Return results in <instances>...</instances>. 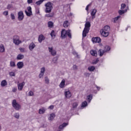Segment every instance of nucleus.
<instances>
[{
  "label": "nucleus",
  "mask_w": 131,
  "mask_h": 131,
  "mask_svg": "<svg viewBox=\"0 0 131 131\" xmlns=\"http://www.w3.org/2000/svg\"><path fill=\"white\" fill-rule=\"evenodd\" d=\"M13 43H15L16 46H19L20 43H22V40H20V37L17 35L13 36Z\"/></svg>",
  "instance_id": "obj_5"
},
{
  "label": "nucleus",
  "mask_w": 131,
  "mask_h": 131,
  "mask_svg": "<svg viewBox=\"0 0 131 131\" xmlns=\"http://www.w3.org/2000/svg\"><path fill=\"white\" fill-rule=\"evenodd\" d=\"M96 69V68H95L94 66H90L88 67V70L89 71H90L91 72L94 71Z\"/></svg>",
  "instance_id": "obj_30"
},
{
  "label": "nucleus",
  "mask_w": 131,
  "mask_h": 131,
  "mask_svg": "<svg viewBox=\"0 0 131 131\" xmlns=\"http://www.w3.org/2000/svg\"><path fill=\"white\" fill-rule=\"evenodd\" d=\"M17 66L18 69H22V68H23L24 67V63L22 61H19L17 63Z\"/></svg>",
  "instance_id": "obj_15"
},
{
  "label": "nucleus",
  "mask_w": 131,
  "mask_h": 131,
  "mask_svg": "<svg viewBox=\"0 0 131 131\" xmlns=\"http://www.w3.org/2000/svg\"><path fill=\"white\" fill-rule=\"evenodd\" d=\"M50 35L51 36V37H52L53 38H55V36H56V33H55V31L54 30H52Z\"/></svg>",
  "instance_id": "obj_37"
},
{
  "label": "nucleus",
  "mask_w": 131,
  "mask_h": 131,
  "mask_svg": "<svg viewBox=\"0 0 131 131\" xmlns=\"http://www.w3.org/2000/svg\"><path fill=\"white\" fill-rule=\"evenodd\" d=\"M91 4L88 5L85 8V10L86 11H87V12H89V8H90V7H91Z\"/></svg>",
  "instance_id": "obj_48"
},
{
  "label": "nucleus",
  "mask_w": 131,
  "mask_h": 131,
  "mask_svg": "<svg viewBox=\"0 0 131 131\" xmlns=\"http://www.w3.org/2000/svg\"><path fill=\"white\" fill-rule=\"evenodd\" d=\"M64 95L66 96V97L67 98V99H69V98H71V96H72V94H71V92L69 91H67L64 92Z\"/></svg>",
  "instance_id": "obj_14"
},
{
  "label": "nucleus",
  "mask_w": 131,
  "mask_h": 131,
  "mask_svg": "<svg viewBox=\"0 0 131 131\" xmlns=\"http://www.w3.org/2000/svg\"><path fill=\"white\" fill-rule=\"evenodd\" d=\"M7 9L8 10H14V6H13V4H8L7 6Z\"/></svg>",
  "instance_id": "obj_34"
},
{
  "label": "nucleus",
  "mask_w": 131,
  "mask_h": 131,
  "mask_svg": "<svg viewBox=\"0 0 131 131\" xmlns=\"http://www.w3.org/2000/svg\"><path fill=\"white\" fill-rule=\"evenodd\" d=\"M100 32L101 35H102V36H104V37H107V36L109 35V32H107L103 30H100Z\"/></svg>",
  "instance_id": "obj_10"
},
{
  "label": "nucleus",
  "mask_w": 131,
  "mask_h": 131,
  "mask_svg": "<svg viewBox=\"0 0 131 131\" xmlns=\"http://www.w3.org/2000/svg\"><path fill=\"white\" fill-rule=\"evenodd\" d=\"M69 16H73V13H70Z\"/></svg>",
  "instance_id": "obj_61"
},
{
  "label": "nucleus",
  "mask_w": 131,
  "mask_h": 131,
  "mask_svg": "<svg viewBox=\"0 0 131 131\" xmlns=\"http://www.w3.org/2000/svg\"><path fill=\"white\" fill-rule=\"evenodd\" d=\"M12 92L13 93H16V92H17V88L16 87H14L12 88Z\"/></svg>",
  "instance_id": "obj_50"
},
{
  "label": "nucleus",
  "mask_w": 131,
  "mask_h": 131,
  "mask_svg": "<svg viewBox=\"0 0 131 131\" xmlns=\"http://www.w3.org/2000/svg\"><path fill=\"white\" fill-rule=\"evenodd\" d=\"M84 75H85V76L89 77L90 76V75H91V74H90L89 73H85Z\"/></svg>",
  "instance_id": "obj_53"
},
{
  "label": "nucleus",
  "mask_w": 131,
  "mask_h": 131,
  "mask_svg": "<svg viewBox=\"0 0 131 131\" xmlns=\"http://www.w3.org/2000/svg\"><path fill=\"white\" fill-rule=\"evenodd\" d=\"M127 12V9H125L124 10L121 9L119 10L118 13L119 15H123L125 13H126Z\"/></svg>",
  "instance_id": "obj_20"
},
{
  "label": "nucleus",
  "mask_w": 131,
  "mask_h": 131,
  "mask_svg": "<svg viewBox=\"0 0 131 131\" xmlns=\"http://www.w3.org/2000/svg\"><path fill=\"white\" fill-rule=\"evenodd\" d=\"M101 30L104 31H106L107 32H109V31H110V27H109V26H105Z\"/></svg>",
  "instance_id": "obj_25"
},
{
  "label": "nucleus",
  "mask_w": 131,
  "mask_h": 131,
  "mask_svg": "<svg viewBox=\"0 0 131 131\" xmlns=\"http://www.w3.org/2000/svg\"><path fill=\"white\" fill-rule=\"evenodd\" d=\"M111 49L110 46H106L104 47V49H100L98 51V55H99L100 57H102L105 53L107 52H109V51Z\"/></svg>",
  "instance_id": "obj_3"
},
{
  "label": "nucleus",
  "mask_w": 131,
  "mask_h": 131,
  "mask_svg": "<svg viewBox=\"0 0 131 131\" xmlns=\"http://www.w3.org/2000/svg\"><path fill=\"white\" fill-rule=\"evenodd\" d=\"M25 85V82H22L17 84V88L18 91H22L23 90L24 86Z\"/></svg>",
  "instance_id": "obj_11"
},
{
  "label": "nucleus",
  "mask_w": 131,
  "mask_h": 131,
  "mask_svg": "<svg viewBox=\"0 0 131 131\" xmlns=\"http://www.w3.org/2000/svg\"><path fill=\"white\" fill-rule=\"evenodd\" d=\"M48 50L51 55H52V56H56V55H57V51H56L55 49H54L53 47H48Z\"/></svg>",
  "instance_id": "obj_8"
},
{
  "label": "nucleus",
  "mask_w": 131,
  "mask_h": 131,
  "mask_svg": "<svg viewBox=\"0 0 131 131\" xmlns=\"http://www.w3.org/2000/svg\"><path fill=\"white\" fill-rule=\"evenodd\" d=\"M97 13V9H94L91 12V16H96V13Z\"/></svg>",
  "instance_id": "obj_29"
},
{
  "label": "nucleus",
  "mask_w": 131,
  "mask_h": 131,
  "mask_svg": "<svg viewBox=\"0 0 131 131\" xmlns=\"http://www.w3.org/2000/svg\"><path fill=\"white\" fill-rule=\"evenodd\" d=\"M45 38H46L45 37V36H43V35H42V34H41L39 36L38 40L39 42L41 43L42 40H45Z\"/></svg>",
  "instance_id": "obj_17"
},
{
  "label": "nucleus",
  "mask_w": 131,
  "mask_h": 131,
  "mask_svg": "<svg viewBox=\"0 0 131 131\" xmlns=\"http://www.w3.org/2000/svg\"><path fill=\"white\" fill-rule=\"evenodd\" d=\"M55 114L52 113L51 114H50L49 117V120H53V119H54V118H55Z\"/></svg>",
  "instance_id": "obj_33"
},
{
  "label": "nucleus",
  "mask_w": 131,
  "mask_h": 131,
  "mask_svg": "<svg viewBox=\"0 0 131 131\" xmlns=\"http://www.w3.org/2000/svg\"><path fill=\"white\" fill-rule=\"evenodd\" d=\"M45 112H46V109L45 108H41L39 110V114H43Z\"/></svg>",
  "instance_id": "obj_36"
},
{
  "label": "nucleus",
  "mask_w": 131,
  "mask_h": 131,
  "mask_svg": "<svg viewBox=\"0 0 131 131\" xmlns=\"http://www.w3.org/2000/svg\"><path fill=\"white\" fill-rule=\"evenodd\" d=\"M27 3L28 4H32V0H28Z\"/></svg>",
  "instance_id": "obj_59"
},
{
  "label": "nucleus",
  "mask_w": 131,
  "mask_h": 131,
  "mask_svg": "<svg viewBox=\"0 0 131 131\" xmlns=\"http://www.w3.org/2000/svg\"><path fill=\"white\" fill-rule=\"evenodd\" d=\"M43 74H43L42 73H40V74L39 75V78H41V77H42V76H43Z\"/></svg>",
  "instance_id": "obj_54"
},
{
  "label": "nucleus",
  "mask_w": 131,
  "mask_h": 131,
  "mask_svg": "<svg viewBox=\"0 0 131 131\" xmlns=\"http://www.w3.org/2000/svg\"><path fill=\"white\" fill-rule=\"evenodd\" d=\"M8 84V82H7V81L6 80H4L1 82V86H6Z\"/></svg>",
  "instance_id": "obj_32"
},
{
  "label": "nucleus",
  "mask_w": 131,
  "mask_h": 131,
  "mask_svg": "<svg viewBox=\"0 0 131 131\" xmlns=\"http://www.w3.org/2000/svg\"><path fill=\"white\" fill-rule=\"evenodd\" d=\"M46 17H48V18H50V17H53L54 16V13H51L49 14H47L46 15Z\"/></svg>",
  "instance_id": "obj_40"
},
{
  "label": "nucleus",
  "mask_w": 131,
  "mask_h": 131,
  "mask_svg": "<svg viewBox=\"0 0 131 131\" xmlns=\"http://www.w3.org/2000/svg\"><path fill=\"white\" fill-rule=\"evenodd\" d=\"M48 25L49 28H52L54 26V23H53V21H49L48 23Z\"/></svg>",
  "instance_id": "obj_35"
},
{
  "label": "nucleus",
  "mask_w": 131,
  "mask_h": 131,
  "mask_svg": "<svg viewBox=\"0 0 131 131\" xmlns=\"http://www.w3.org/2000/svg\"><path fill=\"white\" fill-rule=\"evenodd\" d=\"M121 10H125V9H127V10H128V6L126 7V5H125V4H122L121 5Z\"/></svg>",
  "instance_id": "obj_24"
},
{
  "label": "nucleus",
  "mask_w": 131,
  "mask_h": 131,
  "mask_svg": "<svg viewBox=\"0 0 131 131\" xmlns=\"http://www.w3.org/2000/svg\"><path fill=\"white\" fill-rule=\"evenodd\" d=\"M9 75L10 76H15V72H9Z\"/></svg>",
  "instance_id": "obj_47"
},
{
  "label": "nucleus",
  "mask_w": 131,
  "mask_h": 131,
  "mask_svg": "<svg viewBox=\"0 0 131 131\" xmlns=\"http://www.w3.org/2000/svg\"><path fill=\"white\" fill-rule=\"evenodd\" d=\"M68 125V123H63L62 125H60L59 127V129H63L64 127H66Z\"/></svg>",
  "instance_id": "obj_26"
},
{
  "label": "nucleus",
  "mask_w": 131,
  "mask_h": 131,
  "mask_svg": "<svg viewBox=\"0 0 131 131\" xmlns=\"http://www.w3.org/2000/svg\"><path fill=\"white\" fill-rule=\"evenodd\" d=\"M45 80L46 83H47V84H49L50 82V80L49 79V78H48V77H46L45 78Z\"/></svg>",
  "instance_id": "obj_39"
},
{
  "label": "nucleus",
  "mask_w": 131,
  "mask_h": 131,
  "mask_svg": "<svg viewBox=\"0 0 131 131\" xmlns=\"http://www.w3.org/2000/svg\"><path fill=\"white\" fill-rule=\"evenodd\" d=\"M29 96H33V92L32 91H30L29 92Z\"/></svg>",
  "instance_id": "obj_55"
},
{
  "label": "nucleus",
  "mask_w": 131,
  "mask_h": 131,
  "mask_svg": "<svg viewBox=\"0 0 131 131\" xmlns=\"http://www.w3.org/2000/svg\"><path fill=\"white\" fill-rule=\"evenodd\" d=\"M92 100H93V94H90L87 96L86 100L88 103H91V101H92Z\"/></svg>",
  "instance_id": "obj_18"
},
{
  "label": "nucleus",
  "mask_w": 131,
  "mask_h": 131,
  "mask_svg": "<svg viewBox=\"0 0 131 131\" xmlns=\"http://www.w3.org/2000/svg\"><path fill=\"white\" fill-rule=\"evenodd\" d=\"M73 55H76L77 58H79V57H78V54H77V53L76 52V51H73Z\"/></svg>",
  "instance_id": "obj_52"
},
{
  "label": "nucleus",
  "mask_w": 131,
  "mask_h": 131,
  "mask_svg": "<svg viewBox=\"0 0 131 131\" xmlns=\"http://www.w3.org/2000/svg\"><path fill=\"white\" fill-rule=\"evenodd\" d=\"M10 65L11 67H15V66H16V64H15V62L14 61H10Z\"/></svg>",
  "instance_id": "obj_41"
},
{
  "label": "nucleus",
  "mask_w": 131,
  "mask_h": 131,
  "mask_svg": "<svg viewBox=\"0 0 131 131\" xmlns=\"http://www.w3.org/2000/svg\"><path fill=\"white\" fill-rule=\"evenodd\" d=\"M59 87L61 89H63V88L65 87V79H62L61 82H60L59 84Z\"/></svg>",
  "instance_id": "obj_23"
},
{
  "label": "nucleus",
  "mask_w": 131,
  "mask_h": 131,
  "mask_svg": "<svg viewBox=\"0 0 131 131\" xmlns=\"http://www.w3.org/2000/svg\"><path fill=\"white\" fill-rule=\"evenodd\" d=\"M53 4L51 2H48L45 4V7L46 8L45 12L46 13H51L52 10L53 9Z\"/></svg>",
  "instance_id": "obj_4"
},
{
  "label": "nucleus",
  "mask_w": 131,
  "mask_h": 131,
  "mask_svg": "<svg viewBox=\"0 0 131 131\" xmlns=\"http://www.w3.org/2000/svg\"><path fill=\"white\" fill-rule=\"evenodd\" d=\"M101 38L99 37L92 38L93 42L99 43L101 42Z\"/></svg>",
  "instance_id": "obj_13"
},
{
  "label": "nucleus",
  "mask_w": 131,
  "mask_h": 131,
  "mask_svg": "<svg viewBox=\"0 0 131 131\" xmlns=\"http://www.w3.org/2000/svg\"><path fill=\"white\" fill-rule=\"evenodd\" d=\"M92 17V19H95V15H91Z\"/></svg>",
  "instance_id": "obj_60"
},
{
  "label": "nucleus",
  "mask_w": 131,
  "mask_h": 131,
  "mask_svg": "<svg viewBox=\"0 0 131 131\" xmlns=\"http://www.w3.org/2000/svg\"><path fill=\"white\" fill-rule=\"evenodd\" d=\"M14 117L15 118H19L20 117V115L19 114V113H15L14 114Z\"/></svg>",
  "instance_id": "obj_43"
},
{
  "label": "nucleus",
  "mask_w": 131,
  "mask_h": 131,
  "mask_svg": "<svg viewBox=\"0 0 131 131\" xmlns=\"http://www.w3.org/2000/svg\"><path fill=\"white\" fill-rule=\"evenodd\" d=\"M3 14H4L5 16H8V15H9V12H8V11H4V12H3Z\"/></svg>",
  "instance_id": "obj_49"
},
{
  "label": "nucleus",
  "mask_w": 131,
  "mask_h": 131,
  "mask_svg": "<svg viewBox=\"0 0 131 131\" xmlns=\"http://www.w3.org/2000/svg\"><path fill=\"white\" fill-rule=\"evenodd\" d=\"M31 7H28V11H25V13L27 15V16H28L29 17H30V16H31V15H32V11L31 10Z\"/></svg>",
  "instance_id": "obj_12"
},
{
  "label": "nucleus",
  "mask_w": 131,
  "mask_h": 131,
  "mask_svg": "<svg viewBox=\"0 0 131 131\" xmlns=\"http://www.w3.org/2000/svg\"><path fill=\"white\" fill-rule=\"evenodd\" d=\"M63 27H64V28H67V27L68 26H69V22H68V21H67V20L65 21L63 23Z\"/></svg>",
  "instance_id": "obj_31"
},
{
  "label": "nucleus",
  "mask_w": 131,
  "mask_h": 131,
  "mask_svg": "<svg viewBox=\"0 0 131 131\" xmlns=\"http://www.w3.org/2000/svg\"><path fill=\"white\" fill-rule=\"evenodd\" d=\"M93 93H94V94H97V91H94L93 92Z\"/></svg>",
  "instance_id": "obj_62"
},
{
  "label": "nucleus",
  "mask_w": 131,
  "mask_h": 131,
  "mask_svg": "<svg viewBox=\"0 0 131 131\" xmlns=\"http://www.w3.org/2000/svg\"><path fill=\"white\" fill-rule=\"evenodd\" d=\"M2 129V127L0 126V130Z\"/></svg>",
  "instance_id": "obj_64"
},
{
  "label": "nucleus",
  "mask_w": 131,
  "mask_h": 131,
  "mask_svg": "<svg viewBox=\"0 0 131 131\" xmlns=\"http://www.w3.org/2000/svg\"><path fill=\"white\" fill-rule=\"evenodd\" d=\"M73 69H74V70L77 69V66H76V65H74L73 67Z\"/></svg>",
  "instance_id": "obj_57"
},
{
  "label": "nucleus",
  "mask_w": 131,
  "mask_h": 131,
  "mask_svg": "<svg viewBox=\"0 0 131 131\" xmlns=\"http://www.w3.org/2000/svg\"><path fill=\"white\" fill-rule=\"evenodd\" d=\"M12 106L15 110H20L21 109V105L19 103H17V100H13L12 102Z\"/></svg>",
  "instance_id": "obj_6"
},
{
  "label": "nucleus",
  "mask_w": 131,
  "mask_h": 131,
  "mask_svg": "<svg viewBox=\"0 0 131 131\" xmlns=\"http://www.w3.org/2000/svg\"><path fill=\"white\" fill-rule=\"evenodd\" d=\"M90 54L92 56H94L95 57H97V56H98V53L96 50H92L90 51Z\"/></svg>",
  "instance_id": "obj_22"
},
{
  "label": "nucleus",
  "mask_w": 131,
  "mask_h": 131,
  "mask_svg": "<svg viewBox=\"0 0 131 131\" xmlns=\"http://www.w3.org/2000/svg\"><path fill=\"white\" fill-rule=\"evenodd\" d=\"M91 27V23L87 21L85 24V27L82 32V37L83 38L86 36V34L89 33V31H90V28Z\"/></svg>",
  "instance_id": "obj_1"
},
{
  "label": "nucleus",
  "mask_w": 131,
  "mask_h": 131,
  "mask_svg": "<svg viewBox=\"0 0 131 131\" xmlns=\"http://www.w3.org/2000/svg\"><path fill=\"white\" fill-rule=\"evenodd\" d=\"M11 18L12 20H14L15 19V15H14V14L13 13L11 14Z\"/></svg>",
  "instance_id": "obj_51"
},
{
  "label": "nucleus",
  "mask_w": 131,
  "mask_h": 131,
  "mask_svg": "<svg viewBox=\"0 0 131 131\" xmlns=\"http://www.w3.org/2000/svg\"><path fill=\"white\" fill-rule=\"evenodd\" d=\"M5 51V46L3 45H0V53H4Z\"/></svg>",
  "instance_id": "obj_28"
},
{
  "label": "nucleus",
  "mask_w": 131,
  "mask_h": 131,
  "mask_svg": "<svg viewBox=\"0 0 131 131\" xmlns=\"http://www.w3.org/2000/svg\"><path fill=\"white\" fill-rule=\"evenodd\" d=\"M34 48H35V44H34L33 42L31 43L29 46L30 51H33Z\"/></svg>",
  "instance_id": "obj_21"
},
{
  "label": "nucleus",
  "mask_w": 131,
  "mask_h": 131,
  "mask_svg": "<svg viewBox=\"0 0 131 131\" xmlns=\"http://www.w3.org/2000/svg\"><path fill=\"white\" fill-rule=\"evenodd\" d=\"M88 106V102L86 101H83L82 102L81 105V109H84L85 107H87Z\"/></svg>",
  "instance_id": "obj_19"
},
{
  "label": "nucleus",
  "mask_w": 131,
  "mask_h": 131,
  "mask_svg": "<svg viewBox=\"0 0 131 131\" xmlns=\"http://www.w3.org/2000/svg\"><path fill=\"white\" fill-rule=\"evenodd\" d=\"M121 18V16L120 15H119L114 18L112 19V21L114 23H117L118 22V20Z\"/></svg>",
  "instance_id": "obj_16"
},
{
  "label": "nucleus",
  "mask_w": 131,
  "mask_h": 131,
  "mask_svg": "<svg viewBox=\"0 0 131 131\" xmlns=\"http://www.w3.org/2000/svg\"><path fill=\"white\" fill-rule=\"evenodd\" d=\"M79 104V102H78V100L74 101L72 103V107L71 108V111H74L75 110H76Z\"/></svg>",
  "instance_id": "obj_7"
},
{
  "label": "nucleus",
  "mask_w": 131,
  "mask_h": 131,
  "mask_svg": "<svg viewBox=\"0 0 131 131\" xmlns=\"http://www.w3.org/2000/svg\"><path fill=\"white\" fill-rule=\"evenodd\" d=\"M49 109L53 110L54 109V105H50L49 107Z\"/></svg>",
  "instance_id": "obj_58"
},
{
  "label": "nucleus",
  "mask_w": 131,
  "mask_h": 131,
  "mask_svg": "<svg viewBox=\"0 0 131 131\" xmlns=\"http://www.w3.org/2000/svg\"><path fill=\"white\" fill-rule=\"evenodd\" d=\"M67 36H68L70 38H72L71 31L70 30H68L67 31H66V30L65 29L62 30L61 33V37H62V38H66V37H67Z\"/></svg>",
  "instance_id": "obj_2"
},
{
  "label": "nucleus",
  "mask_w": 131,
  "mask_h": 131,
  "mask_svg": "<svg viewBox=\"0 0 131 131\" xmlns=\"http://www.w3.org/2000/svg\"><path fill=\"white\" fill-rule=\"evenodd\" d=\"M18 19L19 21H22L24 19V14L23 11H19L18 13Z\"/></svg>",
  "instance_id": "obj_9"
},
{
  "label": "nucleus",
  "mask_w": 131,
  "mask_h": 131,
  "mask_svg": "<svg viewBox=\"0 0 131 131\" xmlns=\"http://www.w3.org/2000/svg\"><path fill=\"white\" fill-rule=\"evenodd\" d=\"M17 60H22L24 59V55L23 54H18L16 57Z\"/></svg>",
  "instance_id": "obj_27"
},
{
  "label": "nucleus",
  "mask_w": 131,
  "mask_h": 131,
  "mask_svg": "<svg viewBox=\"0 0 131 131\" xmlns=\"http://www.w3.org/2000/svg\"><path fill=\"white\" fill-rule=\"evenodd\" d=\"M99 62V59L97 58L96 59L94 60L93 62V64H97Z\"/></svg>",
  "instance_id": "obj_46"
},
{
  "label": "nucleus",
  "mask_w": 131,
  "mask_h": 131,
  "mask_svg": "<svg viewBox=\"0 0 131 131\" xmlns=\"http://www.w3.org/2000/svg\"><path fill=\"white\" fill-rule=\"evenodd\" d=\"M57 61H58V58H57V57L53 58V63H57Z\"/></svg>",
  "instance_id": "obj_45"
},
{
  "label": "nucleus",
  "mask_w": 131,
  "mask_h": 131,
  "mask_svg": "<svg viewBox=\"0 0 131 131\" xmlns=\"http://www.w3.org/2000/svg\"><path fill=\"white\" fill-rule=\"evenodd\" d=\"M19 51L21 53H25V48H19Z\"/></svg>",
  "instance_id": "obj_44"
},
{
  "label": "nucleus",
  "mask_w": 131,
  "mask_h": 131,
  "mask_svg": "<svg viewBox=\"0 0 131 131\" xmlns=\"http://www.w3.org/2000/svg\"><path fill=\"white\" fill-rule=\"evenodd\" d=\"M45 1V0H39L38 2H36V4L39 5H41V4H42V2H43Z\"/></svg>",
  "instance_id": "obj_38"
},
{
  "label": "nucleus",
  "mask_w": 131,
  "mask_h": 131,
  "mask_svg": "<svg viewBox=\"0 0 131 131\" xmlns=\"http://www.w3.org/2000/svg\"><path fill=\"white\" fill-rule=\"evenodd\" d=\"M96 88L98 92H99V91H100V90H101V87H100V86H98L96 85Z\"/></svg>",
  "instance_id": "obj_56"
},
{
  "label": "nucleus",
  "mask_w": 131,
  "mask_h": 131,
  "mask_svg": "<svg viewBox=\"0 0 131 131\" xmlns=\"http://www.w3.org/2000/svg\"><path fill=\"white\" fill-rule=\"evenodd\" d=\"M45 72H46V68L42 67V68H41L40 73L45 74Z\"/></svg>",
  "instance_id": "obj_42"
},
{
  "label": "nucleus",
  "mask_w": 131,
  "mask_h": 131,
  "mask_svg": "<svg viewBox=\"0 0 131 131\" xmlns=\"http://www.w3.org/2000/svg\"><path fill=\"white\" fill-rule=\"evenodd\" d=\"M130 27V26H127V28L126 29V30H127V28H129Z\"/></svg>",
  "instance_id": "obj_63"
}]
</instances>
